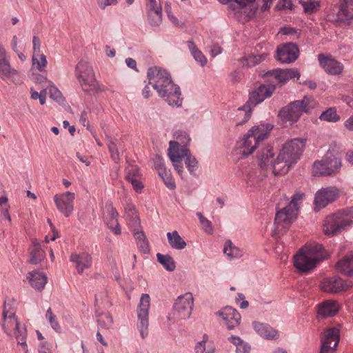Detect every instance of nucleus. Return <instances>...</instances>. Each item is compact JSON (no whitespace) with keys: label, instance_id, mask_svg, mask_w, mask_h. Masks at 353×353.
<instances>
[{"label":"nucleus","instance_id":"obj_46","mask_svg":"<svg viewBox=\"0 0 353 353\" xmlns=\"http://www.w3.org/2000/svg\"><path fill=\"white\" fill-rule=\"evenodd\" d=\"M125 210H128L129 212L131 213L132 216H134L132 218V223H130L131 227H139V219L137 215V212L135 208L132 205H129L125 208Z\"/></svg>","mask_w":353,"mask_h":353},{"label":"nucleus","instance_id":"obj_18","mask_svg":"<svg viewBox=\"0 0 353 353\" xmlns=\"http://www.w3.org/2000/svg\"><path fill=\"white\" fill-rule=\"evenodd\" d=\"M75 74L81 85H94V74L92 67L88 62L80 61L76 65Z\"/></svg>","mask_w":353,"mask_h":353},{"label":"nucleus","instance_id":"obj_50","mask_svg":"<svg viewBox=\"0 0 353 353\" xmlns=\"http://www.w3.org/2000/svg\"><path fill=\"white\" fill-rule=\"evenodd\" d=\"M99 7L104 10L109 6L116 5L117 0H97Z\"/></svg>","mask_w":353,"mask_h":353},{"label":"nucleus","instance_id":"obj_57","mask_svg":"<svg viewBox=\"0 0 353 353\" xmlns=\"http://www.w3.org/2000/svg\"><path fill=\"white\" fill-rule=\"evenodd\" d=\"M133 234L135 239L139 242L145 240V234L142 230H139L138 228L133 229Z\"/></svg>","mask_w":353,"mask_h":353},{"label":"nucleus","instance_id":"obj_29","mask_svg":"<svg viewBox=\"0 0 353 353\" xmlns=\"http://www.w3.org/2000/svg\"><path fill=\"white\" fill-rule=\"evenodd\" d=\"M106 208L108 213L107 225L115 234H119L121 233V228L117 219L118 212L111 204L106 205Z\"/></svg>","mask_w":353,"mask_h":353},{"label":"nucleus","instance_id":"obj_30","mask_svg":"<svg viewBox=\"0 0 353 353\" xmlns=\"http://www.w3.org/2000/svg\"><path fill=\"white\" fill-rule=\"evenodd\" d=\"M253 327L261 336L266 339H274L277 335V331L268 324L254 322Z\"/></svg>","mask_w":353,"mask_h":353},{"label":"nucleus","instance_id":"obj_53","mask_svg":"<svg viewBox=\"0 0 353 353\" xmlns=\"http://www.w3.org/2000/svg\"><path fill=\"white\" fill-rule=\"evenodd\" d=\"M195 60L201 63V65H204L207 63V59L203 53L199 50L192 54Z\"/></svg>","mask_w":353,"mask_h":353},{"label":"nucleus","instance_id":"obj_64","mask_svg":"<svg viewBox=\"0 0 353 353\" xmlns=\"http://www.w3.org/2000/svg\"><path fill=\"white\" fill-rule=\"evenodd\" d=\"M150 84V83L149 82L148 84L145 86V88H143V92H142V94L144 97V98H145V99H148L151 96V90L149 86ZM152 85H154V83H152Z\"/></svg>","mask_w":353,"mask_h":353},{"label":"nucleus","instance_id":"obj_21","mask_svg":"<svg viewBox=\"0 0 353 353\" xmlns=\"http://www.w3.org/2000/svg\"><path fill=\"white\" fill-rule=\"evenodd\" d=\"M222 317L224 324L229 330H234L240 325L241 316L236 310L227 306L216 313Z\"/></svg>","mask_w":353,"mask_h":353},{"label":"nucleus","instance_id":"obj_28","mask_svg":"<svg viewBox=\"0 0 353 353\" xmlns=\"http://www.w3.org/2000/svg\"><path fill=\"white\" fill-rule=\"evenodd\" d=\"M31 286L37 290H41L47 283V276L41 272L33 271L29 272L27 276Z\"/></svg>","mask_w":353,"mask_h":353},{"label":"nucleus","instance_id":"obj_63","mask_svg":"<svg viewBox=\"0 0 353 353\" xmlns=\"http://www.w3.org/2000/svg\"><path fill=\"white\" fill-rule=\"evenodd\" d=\"M125 63L129 68L137 71V62L134 59H133L132 58H127L125 59Z\"/></svg>","mask_w":353,"mask_h":353},{"label":"nucleus","instance_id":"obj_8","mask_svg":"<svg viewBox=\"0 0 353 353\" xmlns=\"http://www.w3.org/2000/svg\"><path fill=\"white\" fill-rule=\"evenodd\" d=\"M274 155L273 148L270 145L261 149L257 154L259 166L261 169L271 170L275 176L285 174L288 168L283 166L282 161H279V156L275 159Z\"/></svg>","mask_w":353,"mask_h":353},{"label":"nucleus","instance_id":"obj_41","mask_svg":"<svg viewBox=\"0 0 353 353\" xmlns=\"http://www.w3.org/2000/svg\"><path fill=\"white\" fill-rule=\"evenodd\" d=\"M46 317L48 320L52 328L57 332H60L61 330V326L57 321L56 316L52 313V309L50 307L47 310Z\"/></svg>","mask_w":353,"mask_h":353},{"label":"nucleus","instance_id":"obj_42","mask_svg":"<svg viewBox=\"0 0 353 353\" xmlns=\"http://www.w3.org/2000/svg\"><path fill=\"white\" fill-rule=\"evenodd\" d=\"M305 13L310 14L319 9L320 4L318 1H301Z\"/></svg>","mask_w":353,"mask_h":353},{"label":"nucleus","instance_id":"obj_6","mask_svg":"<svg viewBox=\"0 0 353 353\" xmlns=\"http://www.w3.org/2000/svg\"><path fill=\"white\" fill-rule=\"evenodd\" d=\"M169 145L168 156L179 174L182 175L183 170L182 159L185 158V164L190 174L195 175V171L198 168V161L195 157L191 155L189 150L185 148L180 150L179 143L174 141H170Z\"/></svg>","mask_w":353,"mask_h":353},{"label":"nucleus","instance_id":"obj_13","mask_svg":"<svg viewBox=\"0 0 353 353\" xmlns=\"http://www.w3.org/2000/svg\"><path fill=\"white\" fill-rule=\"evenodd\" d=\"M352 286V281H345L336 275L326 277L320 283L321 290L330 294H338L347 291Z\"/></svg>","mask_w":353,"mask_h":353},{"label":"nucleus","instance_id":"obj_14","mask_svg":"<svg viewBox=\"0 0 353 353\" xmlns=\"http://www.w3.org/2000/svg\"><path fill=\"white\" fill-rule=\"evenodd\" d=\"M194 299L192 293L188 292L179 296L174 305V315L179 319H188L193 309Z\"/></svg>","mask_w":353,"mask_h":353},{"label":"nucleus","instance_id":"obj_60","mask_svg":"<svg viewBox=\"0 0 353 353\" xmlns=\"http://www.w3.org/2000/svg\"><path fill=\"white\" fill-rule=\"evenodd\" d=\"M344 126L349 131H353V115L345 121Z\"/></svg>","mask_w":353,"mask_h":353},{"label":"nucleus","instance_id":"obj_43","mask_svg":"<svg viewBox=\"0 0 353 353\" xmlns=\"http://www.w3.org/2000/svg\"><path fill=\"white\" fill-rule=\"evenodd\" d=\"M196 353H214V349L212 346L206 347V340L199 342L195 347Z\"/></svg>","mask_w":353,"mask_h":353},{"label":"nucleus","instance_id":"obj_61","mask_svg":"<svg viewBox=\"0 0 353 353\" xmlns=\"http://www.w3.org/2000/svg\"><path fill=\"white\" fill-rule=\"evenodd\" d=\"M139 247H140L141 250L143 252H145V253L149 252L150 246H149L148 242L146 240L139 242Z\"/></svg>","mask_w":353,"mask_h":353},{"label":"nucleus","instance_id":"obj_45","mask_svg":"<svg viewBox=\"0 0 353 353\" xmlns=\"http://www.w3.org/2000/svg\"><path fill=\"white\" fill-rule=\"evenodd\" d=\"M49 94L50 97L57 102H60L62 101V94L58 90V88L54 85H50L49 87Z\"/></svg>","mask_w":353,"mask_h":353},{"label":"nucleus","instance_id":"obj_59","mask_svg":"<svg viewBox=\"0 0 353 353\" xmlns=\"http://www.w3.org/2000/svg\"><path fill=\"white\" fill-rule=\"evenodd\" d=\"M203 230L207 232V233H212V231H213V228H212V223L211 221H210L208 219H207L205 221H204L203 223L201 224Z\"/></svg>","mask_w":353,"mask_h":353},{"label":"nucleus","instance_id":"obj_9","mask_svg":"<svg viewBox=\"0 0 353 353\" xmlns=\"http://www.w3.org/2000/svg\"><path fill=\"white\" fill-rule=\"evenodd\" d=\"M305 141L294 139L287 142L279 154V161H282L283 167L290 168L296 163L305 148Z\"/></svg>","mask_w":353,"mask_h":353},{"label":"nucleus","instance_id":"obj_58","mask_svg":"<svg viewBox=\"0 0 353 353\" xmlns=\"http://www.w3.org/2000/svg\"><path fill=\"white\" fill-rule=\"evenodd\" d=\"M221 52H222V49L219 45L214 44L213 46H212L211 50H210L212 57H216V56L220 54L221 53Z\"/></svg>","mask_w":353,"mask_h":353},{"label":"nucleus","instance_id":"obj_19","mask_svg":"<svg viewBox=\"0 0 353 353\" xmlns=\"http://www.w3.org/2000/svg\"><path fill=\"white\" fill-rule=\"evenodd\" d=\"M298 46L293 43H284L277 48L276 59L283 63H290L295 61L299 57Z\"/></svg>","mask_w":353,"mask_h":353},{"label":"nucleus","instance_id":"obj_40","mask_svg":"<svg viewBox=\"0 0 353 353\" xmlns=\"http://www.w3.org/2000/svg\"><path fill=\"white\" fill-rule=\"evenodd\" d=\"M125 179L127 181H130L141 177V172L139 168L136 165H129L125 169Z\"/></svg>","mask_w":353,"mask_h":353},{"label":"nucleus","instance_id":"obj_25","mask_svg":"<svg viewBox=\"0 0 353 353\" xmlns=\"http://www.w3.org/2000/svg\"><path fill=\"white\" fill-rule=\"evenodd\" d=\"M70 261L76 263L77 270L79 274H82L85 269L90 268L92 264V256L88 252L72 254Z\"/></svg>","mask_w":353,"mask_h":353},{"label":"nucleus","instance_id":"obj_33","mask_svg":"<svg viewBox=\"0 0 353 353\" xmlns=\"http://www.w3.org/2000/svg\"><path fill=\"white\" fill-rule=\"evenodd\" d=\"M223 252L230 259L240 258L243 254V250L234 245L230 240L225 242Z\"/></svg>","mask_w":353,"mask_h":353},{"label":"nucleus","instance_id":"obj_32","mask_svg":"<svg viewBox=\"0 0 353 353\" xmlns=\"http://www.w3.org/2000/svg\"><path fill=\"white\" fill-rule=\"evenodd\" d=\"M167 237L170 245L176 250H183L186 247V242L181 237L177 231L168 232Z\"/></svg>","mask_w":353,"mask_h":353},{"label":"nucleus","instance_id":"obj_47","mask_svg":"<svg viewBox=\"0 0 353 353\" xmlns=\"http://www.w3.org/2000/svg\"><path fill=\"white\" fill-rule=\"evenodd\" d=\"M147 11L162 10L161 6L158 0H148L146 5Z\"/></svg>","mask_w":353,"mask_h":353},{"label":"nucleus","instance_id":"obj_37","mask_svg":"<svg viewBox=\"0 0 353 353\" xmlns=\"http://www.w3.org/2000/svg\"><path fill=\"white\" fill-rule=\"evenodd\" d=\"M46 57L43 54L35 53L32 55V63L37 68L42 72L47 65Z\"/></svg>","mask_w":353,"mask_h":353},{"label":"nucleus","instance_id":"obj_5","mask_svg":"<svg viewBox=\"0 0 353 353\" xmlns=\"http://www.w3.org/2000/svg\"><path fill=\"white\" fill-rule=\"evenodd\" d=\"M2 324L4 332L9 336L14 337L18 345L23 347L26 353L28 352V345L26 343L27 330L25 325H21L15 316V312L13 311L6 301L4 303L3 311Z\"/></svg>","mask_w":353,"mask_h":353},{"label":"nucleus","instance_id":"obj_22","mask_svg":"<svg viewBox=\"0 0 353 353\" xmlns=\"http://www.w3.org/2000/svg\"><path fill=\"white\" fill-rule=\"evenodd\" d=\"M318 60L321 66L327 73L332 75H339L342 73L343 65L341 62L332 58V57L320 54L318 56Z\"/></svg>","mask_w":353,"mask_h":353},{"label":"nucleus","instance_id":"obj_4","mask_svg":"<svg viewBox=\"0 0 353 353\" xmlns=\"http://www.w3.org/2000/svg\"><path fill=\"white\" fill-rule=\"evenodd\" d=\"M352 224L353 208H348L327 216L322 228L326 236H334L346 230Z\"/></svg>","mask_w":353,"mask_h":353},{"label":"nucleus","instance_id":"obj_36","mask_svg":"<svg viewBox=\"0 0 353 353\" xmlns=\"http://www.w3.org/2000/svg\"><path fill=\"white\" fill-rule=\"evenodd\" d=\"M147 16L152 26H159L162 21V10L147 11Z\"/></svg>","mask_w":353,"mask_h":353},{"label":"nucleus","instance_id":"obj_7","mask_svg":"<svg viewBox=\"0 0 353 353\" xmlns=\"http://www.w3.org/2000/svg\"><path fill=\"white\" fill-rule=\"evenodd\" d=\"M270 124H261L252 127L240 142L239 147L243 150L245 156L251 154L261 141L268 139L270 132L272 130Z\"/></svg>","mask_w":353,"mask_h":353},{"label":"nucleus","instance_id":"obj_49","mask_svg":"<svg viewBox=\"0 0 353 353\" xmlns=\"http://www.w3.org/2000/svg\"><path fill=\"white\" fill-rule=\"evenodd\" d=\"M154 165L155 169L157 170L158 174L161 172V170H165V164L163 158L159 155H156L154 159Z\"/></svg>","mask_w":353,"mask_h":353},{"label":"nucleus","instance_id":"obj_34","mask_svg":"<svg viewBox=\"0 0 353 353\" xmlns=\"http://www.w3.org/2000/svg\"><path fill=\"white\" fill-rule=\"evenodd\" d=\"M157 258L158 262L161 263L166 270L172 272L175 270V262L172 257L169 254L157 253Z\"/></svg>","mask_w":353,"mask_h":353},{"label":"nucleus","instance_id":"obj_44","mask_svg":"<svg viewBox=\"0 0 353 353\" xmlns=\"http://www.w3.org/2000/svg\"><path fill=\"white\" fill-rule=\"evenodd\" d=\"M108 148L111 158L114 161L117 162L119 159V154L116 143L114 141H110L108 143Z\"/></svg>","mask_w":353,"mask_h":353},{"label":"nucleus","instance_id":"obj_56","mask_svg":"<svg viewBox=\"0 0 353 353\" xmlns=\"http://www.w3.org/2000/svg\"><path fill=\"white\" fill-rule=\"evenodd\" d=\"M33 54L40 52L41 41L39 37L34 36L32 38Z\"/></svg>","mask_w":353,"mask_h":353},{"label":"nucleus","instance_id":"obj_12","mask_svg":"<svg viewBox=\"0 0 353 353\" xmlns=\"http://www.w3.org/2000/svg\"><path fill=\"white\" fill-rule=\"evenodd\" d=\"M150 306V297L148 294H143L137 309L138 323L137 327L142 339L148 334V313Z\"/></svg>","mask_w":353,"mask_h":353},{"label":"nucleus","instance_id":"obj_15","mask_svg":"<svg viewBox=\"0 0 353 353\" xmlns=\"http://www.w3.org/2000/svg\"><path fill=\"white\" fill-rule=\"evenodd\" d=\"M339 195V190L334 186H330L319 190L315 195V210H319L334 202Z\"/></svg>","mask_w":353,"mask_h":353},{"label":"nucleus","instance_id":"obj_38","mask_svg":"<svg viewBox=\"0 0 353 353\" xmlns=\"http://www.w3.org/2000/svg\"><path fill=\"white\" fill-rule=\"evenodd\" d=\"M159 176L162 179L167 188L173 190L176 188L174 180L171 176L170 171L165 170H161Z\"/></svg>","mask_w":353,"mask_h":353},{"label":"nucleus","instance_id":"obj_52","mask_svg":"<svg viewBox=\"0 0 353 353\" xmlns=\"http://www.w3.org/2000/svg\"><path fill=\"white\" fill-rule=\"evenodd\" d=\"M292 6V3L291 0H280L276 5V8L279 10L285 9V8L291 9Z\"/></svg>","mask_w":353,"mask_h":353},{"label":"nucleus","instance_id":"obj_11","mask_svg":"<svg viewBox=\"0 0 353 353\" xmlns=\"http://www.w3.org/2000/svg\"><path fill=\"white\" fill-rule=\"evenodd\" d=\"M303 194L296 193L293 195L292 201L283 209L278 211L275 215V223L283 224V226L288 225L296 219L299 207L298 202L303 199Z\"/></svg>","mask_w":353,"mask_h":353},{"label":"nucleus","instance_id":"obj_20","mask_svg":"<svg viewBox=\"0 0 353 353\" xmlns=\"http://www.w3.org/2000/svg\"><path fill=\"white\" fill-rule=\"evenodd\" d=\"M276 88L272 83L262 84L250 94L248 103L255 106L263 101L266 98L270 97Z\"/></svg>","mask_w":353,"mask_h":353},{"label":"nucleus","instance_id":"obj_2","mask_svg":"<svg viewBox=\"0 0 353 353\" xmlns=\"http://www.w3.org/2000/svg\"><path fill=\"white\" fill-rule=\"evenodd\" d=\"M326 254L322 245L316 243L305 244L294 256V265L299 270L307 272L324 260Z\"/></svg>","mask_w":353,"mask_h":353},{"label":"nucleus","instance_id":"obj_51","mask_svg":"<svg viewBox=\"0 0 353 353\" xmlns=\"http://www.w3.org/2000/svg\"><path fill=\"white\" fill-rule=\"evenodd\" d=\"M129 182L132 184L134 190L138 193L141 192L142 189L143 188V185L142 182L140 181V178L137 179H135Z\"/></svg>","mask_w":353,"mask_h":353},{"label":"nucleus","instance_id":"obj_24","mask_svg":"<svg viewBox=\"0 0 353 353\" xmlns=\"http://www.w3.org/2000/svg\"><path fill=\"white\" fill-rule=\"evenodd\" d=\"M339 306L334 300H326L318 306V318L326 319L334 316L339 311Z\"/></svg>","mask_w":353,"mask_h":353},{"label":"nucleus","instance_id":"obj_3","mask_svg":"<svg viewBox=\"0 0 353 353\" xmlns=\"http://www.w3.org/2000/svg\"><path fill=\"white\" fill-rule=\"evenodd\" d=\"M318 106V102L310 95H305L301 100L290 102L279 112V119L284 123L292 125L296 123L303 113L310 114Z\"/></svg>","mask_w":353,"mask_h":353},{"label":"nucleus","instance_id":"obj_54","mask_svg":"<svg viewBox=\"0 0 353 353\" xmlns=\"http://www.w3.org/2000/svg\"><path fill=\"white\" fill-rule=\"evenodd\" d=\"M174 137L177 139H181L183 143H187L190 141V139L188 137L185 132H183L181 131H176L174 133Z\"/></svg>","mask_w":353,"mask_h":353},{"label":"nucleus","instance_id":"obj_35","mask_svg":"<svg viewBox=\"0 0 353 353\" xmlns=\"http://www.w3.org/2000/svg\"><path fill=\"white\" fill-rule=\"evenodd\" d=\"M319 119L327 122H336L339 121L340 116L337 114L334 108H330L321 113Z\"/></svg>","mask_w":353,"mask_h":353},{"label":"nucleus","instance_id":"obj_23","mask_svg":"<svg viewBox=\"0 0 353 353\" xmlns=\"http://www.w3.org/2000/svg\"><path fill=\"white\" fill-rule=\"evenodd\" d=\"M265 77H273L276 79L278 82L281 83H285L290 79L300 78V73L296 68L290 69H274L273 70L268 71L265 74Z\"/></svg>","mask_w":353,"mask_h":353},{"label":"nucleus","instance_id":"obj_31","mask_svg":"<svg viewBox=\"0 0 353 353\" xmlns=\"http://www.w3.org/2000/svg\"><path fill=\"white\" fill-rule=\"evenodd\" d=\"M336 265L341 273L353 276V253L339 261Z\"/></svg>","mask_w":353,"mask_h":353},{"label":"nucleus","instance_id":"obj_26","mask_svg":"<svg viewBox=\"0 0 353 353\" xmlns=\"http://www.w3.org/2000/svg\"><path fill=\"white\" fill-rule=\"evenodd\" d=\"M353 0H339V9L337 19L341 21H346L353 19Z\"/></svg>","mask_w":353,"mask_h":353},{"label":"nucleus","instance_id":"obj_39","mask_svg":"<svg viewBox=\"0 0 353 353\" xmlns=\"http://www.w3.org/2000/svg\"><path fill=\"white\" fill-rule=\"evenodd\" d=\"M97 322L101 328L109 329L113 323V319L110 313H105L98 316Z\"/></svg>","mask_w":353,"mask_h":353},{"label":"nucleus","instance_id":"obj_16","mask_svg":"<svg viewBox=\"0 0 353 353\" xmlns=\"http://www.w3.org/2000/svg\"><path fill=\"white\" fill-rule=\"evenodd\" d=\"M74 199L75 194L71 192H65L54 196V201L57 210L65 217H68L72 214Z\"/></svg>","mask_w":353,"mask_h":353},{"label":"nucleus","instance_id":"obj_62","mask_svg":"<svg viewBox=\"0 0 353 353\" xmlns=\"http://www.w3.org/2000/svg\"><path fill=\"white\" fill-rule=\"evenodd\" d=\"M228 340L233 343L237 347L240 344H241L243 341L239 336H232Z\"/></svg>","mask_w":353,"mask_h":353},{"label":"nucleus","instance_id":"obj_48","mask_svg":"<svg viewBox=\"0 0 353 353\" xmlns=\"http://www.w3.org/2000/svg\"><path fill=\"white\" fill-rule=\"evenodd\" d=\"M263 57V54L250 56L246 58L247 65L249 67H252L259 64L261 61Z\"/></svg>","mask_w":353,"mask_h":353},{"label":"nucleus","instance_id":"obj_1","mask_svg":"<svg viewBox=\"0 0 353 353\" xmlns=\"http://www.w3.org/2000/svg\"><path fill=\"white\" fill-rule=\"evenodd\" d=\"M150 83H154L153 88L159 95L165 99L170 105L179 107L182 104L180 88L173 83L170 74L157 66L150 67L147 72Z\"/></svg>","mask_w":353,"mask_h":353},{"label":"nucleus","instance_id":"obj_55","mask_svg":"<svg viewBox=\"0 0 353 353\" xmlns=\"http://www.w3.org/2000/svg\"><path fill=\"white\" fill-rule=\"evenodd\" d=\"M250 346L245 342H243L236 347V352L238 353H250Z\"/></svg>","mask_w":353,"mask_h":353},{"label":"nucleus","instance_id":"obj_10","mask_svg":"<svg viewBox=\"0 0 353 353\" xmlns=\"http://www.w3.org/2000/svg\"><path fill=\"white\" fill-rule=\"evenodd\" d=\"M341 168V159L330 153L327 154L322 160L314 162L313 173L315 176H331L338 173Z\"/></svg>","mask_w":353,"mask_h":353},{"label":"nucleus","instance_id":"obj_17","mask_svg":"<svg viewBox=\"0 0 353 353\" xmlns=\"http://www.w3.org/2000/svg\"><path fill=\"white\" fill-rule=\"evenodd\" d=\"M340 340L339 330L330 327L325 330L324 336L321 339V346L319 353H334Z\"/></svg>","mask_w":353,"mask_h":353},{"label":"nucleus","instance_id":"obj_27","mask_svg":"<svg viewBox=\"0 0 353 353\" xmlns=\"http://www.w3.org/2000/svg\"><path fill=\"white\" fill-rule=\"evenodd\" d=\"M46 257L45 251L41 248L39 241L34 239L30 248V263L32 264H38Z\"/></svg>","mask_w":353,"mask_h":353}]
</instances>
